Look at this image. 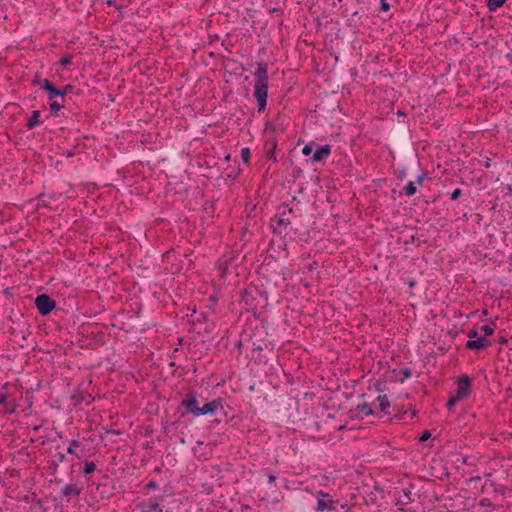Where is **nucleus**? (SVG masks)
<instances>
[{"label": "nucleus", "instance_id": "32", "mask_svg": "<svg viewBox=\"0 0 512 512\" xmlns=\"http://www.w3.org/2000/svg\"><path fill=\"white\" fill-rule=\"evenodd\" d=\"M71 60H72V57L71 56H66V57H63L61 60H60V64L62 66H67L71 63Z\"/></svg>", "mask_w": 512, "mask_h": 512}, {"label": "nucleus", "instance_id": "40", "mask_svg": "<svg viewBox=\"0 0 512 512\" xmlns=\"http://www.w3.org/2000/svg\"><path fill=\"white\" fill-rule=\"evenodd\" d=\"M425 175H426V172H423L422 174L418 175L416 177V183L422 184Z\"/></svg>", "mask_w": 512, "mask_h": 512}, {"label": "nucleus", "instance_id": "4", "mask_svg": "<svg viewBox=\"0 0 512 512\" xmlns=\"http://www.w3.org/2000/svg\"><path fill=\"white\" fill-rule=\"evenodd\" d=\"M472 381L466 374L461 375L457 381V389L455 391L456 398L465 399L471 392Z\"/></svg>", "mask_w": 512, "mask_h": 512}, {"label": "nucleus", "instance_id": "36", "mask_svg": "<svg viewBox=\"0 0 512 512\" xmlns=\"http://www.w3.org/2000/svg\"><path fill=\"white\" fill-rule=\"evenodd\" d=\"M105 433L113 434V435H120L122 432L120 430L109 428V429H105Z\"/></svg>", "mask_w": 512, "mask_h": 512}, {"label": "nucleus", "instance_id": "33", "mask_svg": "<svg viewBox=\"0 0 512 512\" xmlns=\"http://www.w3.org/2000/svg\"><path fill=\"white\" fill-rule=\"evenodd\" d=\"M460 195H461V189L457 188V189H455V190L451 193L450 198H451L452 200H457V199L460 197Z\"/></svg>", "mask_w": 512, "mask_h": 512}, {"label": "nucleus", "instance_id": "3", "mask_svg": "<svg viewBox=\"0 0 512 512\" xmlns=\"http://www.w3.org/2000/svg\"><path fill=\"white\" fill-rule=\"evenodd\" d=\"M318 497H321L322 499H318L317 502V510L319 511H336V505L338 504V501H335L332 499V497L324 492L323 490H319L316 492Z\"/></svg>", "mask_w": 512, "mask_h": 512}, {"label": "nucleus", "instance_id": "23", "mask_svg": "<svg viewBox=\"0 0 512 512\" xmlns=\"http://www.w3.org/2000/svg\"><path fill=\"white\" fill-rule=\"evenodd\" d=\"M412 501L411 492H404L403 496L398 499V505H407Z\"/></svg>", "mask_w": 512, "mask_h": 512}, {"label": "nucleus", "instance_id": "48", "mask_svg": "<svg viewBox=\"0 0 512 512\" xmlns=\"http://www.w3.org/2000/svg\"><path fill=\"white\" fill-rule=\"evenodd\" d=\"M289 213V214H293L294 213V209L291 207V208H286V213Z\"/></svg>", "mask_w": 512, "mask_h": 512}, {"label": "nucleus", "instance_id": "30", "mask_svg": "<svg viewBox=\"0 0 512 512\" xmlns=\"http://www.w3.org/2000/svg\"><path fill=\"white\" fill-rule=\"evenodd\" d=\"M431 437V433L429 430H425L421 436L419 437V442H425Z\"/></svg>", "mask_w": 512, "mask_h": 512}, {"label": "nucleus", "instance_id": "19", "mask_svg": "<svg viewBox=\"0 0 512 512\" xmlns=\"http://www.w3.org/2000/svg\"><path fill=\"white\" fill-rule=\"evenodd\" d=\"M416 190L415 182L413 181L408 182V184L403 188V191L407 196L414 195Z\"/></svg>", "mask_w": 512, "mask_h": 512}, {"label": "nucleus", "instance_id": "6", "mask_svg": "<svg viewBox=\"0 0 512 512\" xmlns=\"http://www.w3.org/2000/svg\"><path fill=\"white\" fill-rule=\"evenodd\" d=\"M218 409L223 410L221 398L215 399L209 403L204 404L203 407L200 408L199 416L205 414H214Z\"/></svg>", "mask_w": 512, "mask_h": 512}, {"label": "nucleus", "instance_id": "24", "mask_svg": "<svg viewBox=\"0 0 512 512\" xmlns=\"http://www.w3.org/2000/svg\"><path fill=\"white\" fill-rule=\"evenodd\" d=\"M460 400H462V399L461 398H456V394L451 395L450 398L448 399L447 403H446L447 408L449 410H451L455 406V404L458 401H460Z\"/></svg>", "mask_w": 512, "mask_h": 512}, {"label": "nucleus", "instance_id": "25", "mask_svg": "<svg viewBox=\"0 0 512 512\" xmlns=\"http://www.w3.org/2000/svg\"><path fill=\"white\" fill-rule=\"evenodd\" d=\"M480 330L484 333L482 337H485L486 339L494 332V329L490 325H483L481 326Z\"/></svg>", "mask_w": 512, "mask_h": 512}, {"label": "nucleus", "instance_id": "9", "mask_svg": "<svg viewBox=\"0 0 512 512\" xmlns=\"http://www.w3.org/2000/svg\"><path fill=\"white\" fill-rule=\"evenodd\" d=\"M42 89L47 91L49 100L59 98L60 88L55 87L49 80L45 79L42 84Z\"/></svg>", "mask_w": 512, "mask_h": 512}, {"label": "nucleus", "instance_id": "2", "mask_svg": "<svg viewBox=\"0 0 512 512\" xmlns=\"http://www.w3.org/2000/svg\"><path fill=\"white\" fill-rule=\"evenodd\" d=\"M35 305L39 313L46 316L55 308L56 302L49 295L41 294L36 297Z\"/></svg>", "mask_w": 512, "mask_h": 512}, {"label": "nucleus", "instance_id": "28", "mask_svg": "<svg viewBox=\"0 0 512 512\" xmlns=\"http://www.w3.org/2000/svg\"><path fill=\"white\" fill-rule=\"evenodd\" d=\"M400 373L402 374L403 378L401 379V382H403L405 379H408L411 377L412 373H411V370L409 368H404L400 371Z\"/></svg>", "mask_w": 512, "mask_h": 512}, {"label": "nucleus", "instance_id": "29", "mask_svg": "<svg viewBox=\"0 0 512 512\" xmlns=\"http://www.w3.org/2000/svg\"><path fill=\"white\" fill-rule=\"evenodd\" d=\"M241 157H242V160H249V157H250L249 148L245 147V148L241 149Z\"/></svg>", "mask_w": 512, "mask_h": 512}, {"label": "nucleus", "instance_id": "41", "mask_svg": "<svg viewBox=\"0 0 512 512\" xmlns=\"http://www.w3.org/2000/svg\"><path fill=\"white\" fill-rule=\"evenodd\" d=\"M196 321L197 322H203V321H207V317L205 314L201 313L197 318H196Z\"/></svg>", "mask_w": 512, "mask_h": 512}, {"label": "nucleus", "instance_id": "22", "mask_svg": "<svg viewBox=\"0 0 512 512\" xmlns=\"http://www.w3.org/2000/svg\"><path fill=\"white\" fill-rule=\"evenodd\" d=\"M96 469V465L93 461H85L84 462V469H83V473L84 474H90L92 472H94Z\"/></svg>", "mask_w": 512, "mask_h": 512}, {"label": "nucleus", "instance_id": "1", "mask_svg": "<svg viewBox=\"0 0 512 512\" xmlns=\"http://www.w3.org/2000/svg\"><path fill=\"white\" fill-rule=\"evenodd\" d=\"M255 88L254 97L258 102V112H264L267 102L268 92V69L265 63L258 64L257 70L254 72Z\"/></svg>", "mask_w": 512, "mask_h": 512}, {"label": "nucleus", "instance_id": "31", "mask_svg": "<svg viewBox=\"0 0 512 512\" xmlns=\"http://www.w3.org/2000/svg\"><path fill=\"white\" fill-rule=\"evenodd\" d=\"M468 337H469V340H474V339H477L479 336H478V331L476 329H472L468 332Z\"/></svg>", "mask_w": 512, "mask_h": 512}, {"label": "nucleus", "instance_id": "37", "mask_svg": "<svg viewBox=\"0 0 512 512\" xmlns=\"http://www.w3.org/2000/svg\"><path fill=\"white\" fill-rule=\"evenodd\" d=\"M44 80H41L40 76L36 75L33 79V84L39 85L42 88Z\"/></svg>", "mask_w": 512, "mask_h": 512}, {"label": "nucleus", "instance_id": "39", "mask_svg": "<svg viewBox=\"0 0 512 512\" xmlns=\"http://www.w3.org/2000/svg\"><path fill=\"white\" fill-rule=\"evenodd\" d=\"M67 93L65 92V90L63 88L60 89V94H59V98L62 102H65V97H66Z\"/></svg>", "mask_w": 512, "mask_h": 512}, {"label": "nucleus", "instance_id": "7", "mask_svg": "<svg viewBox=\"0 0 512 512\" xmlns=\"http://www.w3.org/2000/svg\"><path fill=\"white\" fill-rule=\"evenodd\" d=\"M489 345L490 341H488L485 337H478L474 340H468L465 346L470 350H483Z\"/></svg>", "mask_w": 512, "mask_h": 512}, {"label": "nucleus", "instance_id": "46", "mask_svg": "<svg viewBox=\"0 0 512 512\" xmlns=\"http://www.w3.org/2000/svg\"><path fill=\"white\" fill-rule=\"evenodd\" d=\"M235 346L239 349V351L241 352V348H242V341L241 340H238L235 344Z\"/></svg>", "mask_w": 512, "mask_h": 512}, {"label": "nucleus", "instance_id": "44", "mask_svg": "<svg viewBox=\"0 0 512 512\" xmlns=\"http://www.w3.org/2000/svg\"><path fill=\"white\" fill-rule=\"evenodd\" d=\"M276 479H277V478H276V476H275V475H273V474H270V475L268 476V481H269V483H273V482H275V481H276Z\"/></svg>", "mask_w": 512, "mask_h": 512}, {"label": "nucleus", "instance_id": "5", "mask_svg": "<svg viewBox=\"0 0 512 512\" xmlns=\"http://www.w3.org/2000/svg\"><path fill=\"white\" fill-rule=\"evenodd\" d=\"M180 406L185 409L186 413H191L194 416H199L200 407L198 406V401L194 393H187L184 399L181 401Z\"/></svg>", "mask_w": 512, "mask_h": 512}, {"label": "nucleus", "instance_id": "13", "mask_svg": "<svg viewBox=\"0 0 512 512\" xmlns=\"http://www.w3.org/2000/svg\"><path fill=\"white\" fill-rule=\"evenodd\" d=\"M288 205H283V211L282 213L275 216L276 222L279 226L282 225H288L291 223V219L289 217H286V208Z\"/></svg>", "mask_w": 512, "mask_h": 512}, {"label": "nucleus", "instance_id": "14", "mask_svg": "<svg viewBox=\"0 0 512 512\" xmlns=\"http://www.w3.org/2000/svg\"><path fill=\"white\" fill-rule=\"evenodd\" d=\"M276 144L274 142L267 143L265 146L266 156L269 158V160L274 159L276 160Z\"/></svg>", "mask_w": 512, "mask_h": 512}, {"label": "nucleus", "instance_id": "18", "mask_svg": "<svg viewBox=\"0 0 512 512\" xmlns=\"http://www.w3.org/2000/svg\"><path fill=\"white\" fill-rule=\"evenodd\" d=\"M506 0H488L487 6L490 11H496L497 8L501 7Z\"/></svg>", "mask_w": 512, "mask_h": 512}, {"label": "nucleus", "instance_id": "45", "mask_svg": "<svg viewBox=\"0 0 512 512\" xmlns=\"http://www.w3.org/2000/svg\"><path fill=\"white\" fill-rule=\"evenodd\" d=\"M63 89L65 90L66 93L72 91V86L71 85H66L63 87Z\"/></svg>", "mask_w": 512, "mask_h": 512}, {"label": "nucleus", "instance_id": "42", "mask_svg": "<svg viewBox=\"0 0 512 512\" xmlns=\"http://www.w3.org/2000/svg\"><path fill=\"white\" fill-rule=\"evenodd\" d=\"M340 508L342 509L343 512H351V508L347 504H342Z\"/></svg>", "mask_w": 512, "mask_h": 512}, {"label": "nucleus", "instance_id": "47", "mask_svg": "<svg viewBox=\"0 0 512 512\" xmlns=\"http://www.w3.org/2000/svg\"><path fill=\"white\" fill-rule=\"evenodd\" d=\"M506 189L508 190V193H509L510 195H512V185L508 184V185L506 186Z\"/></svg>", "mask_w": 512, "mask_h": 512}, {"label": "nucleus", "instance_id": "20", "mask_svg": "<svg viewBox=\"0 0 512 512\" xmlns=\"http://www.w3.org/2000/svg\"><path fill=\"white\" fill-rule=\"evenodd\" d=\"M50 101V108L52 111L57 112L61 108L64 107V102L58 99L49 100Z\"/></svg>", "mask_w": 512, "mask_h": 512}, {"label": "nucleus", "instance_id": "27", "mask_svg": "<svg viewBox=\"0 0 512 512\" xmlns=\"http://www.w3.org/2000/svg\"><path fill=\"white\" fill-rule=\"evenodd\" d=\"M313 151V144L310 143V144H307L305 145L303 148H302V154L305 155V156H308L312 153Z\"/></svg>", "mask_w": 512, "mask_h": 512}, {"label": "nucleus", "instance_id": "38", "mask_svg": "<svg viewBox=\"0 0 512 512\" xmlns=\"http://www.w3.org/2000/svg\"><path fill=\"white\" fill-rule=\"evenodd\" d=\"M7 403V394L0 391V404L6 405Z\"/></svg>", "mask_w": 512, "mask_h": 512}, {"label": "nucleus", "instance_id": "50", "mask_svg": "<svg viewBox=\"0 0 512 512\" xmlns=\"http://www.w3.org/2000/svg\"><path fill=\"white\" fill-rule=\"evenodd\" d=\"M107 4H108V5H110V6H111V5H114V1H113V0H108V1H107Z\"/></svg>", "mask_w": 512, "mask_h": 512}, {"label": "nucleus", "instance_id": "53", "mask_svg": "<svg viewBox=\"0 0 512 512\" xmlns=\"http://www.w3.org/2000/svg\"><path fill=\"white\" fill-rule=\"evenodd\" d=\"M487 512V511H486Z\"/></svg>", "mask_w": 512, "mask_h": 512}, {"label": "nucleus", "instance_id": "43", "mask_svg": "<svg viewBox=\"0 0 512 512\" xmlns=\"http://www.w3.org/2000/svg\"><path fill=\"white\" fill-rule=\"evenodd\" d=\"M381 4H382V10H388L389 9V4L386 2V0H382L381 1Z\"/></svg>", "mask_w": 512, "mask_h": 512}, {"label": "nucleus", "instance_id": "15", "mask_svg": "<svg viewBox=\"0 0 512 512\" xmlns=\"http://www.w3.org/2000/svg\"><path fill=\"white\" fill-rule=\"evenodd\" d=\"M357 410L366 415V416H369V415H373V410L371 408V405L366 403V402H363V403H360L358 406H357Z\"/></svg>", "mask_w": 512, "mask_h": 512}, {"label": "nucleus", "instance_id": "49", "mask_svg": "<svg viewBox=\"0 0 512 512\" xmlns=\"http://www.w3.org/2000/svg\"><path fill=\"white\" fill-rule=\"evenodd\" d=\"M507 58L509 59L510 63H512V53L507 54Z\"/></svg>", "mask_w": 512, "mask_h": 512}, {"label": "nucleus", "instance_id": "17", "mask_svg": "<svg viewBox=\"0 0 512 512\" xmlns=\"http://www.w3.org/2000/svg\"><path fill=\"white\" fill-rule=\"evenodd\" d=\"M148 508H149V510H147V512H162L163 511L162 506L159 504V502L157 500L150 501L148 504ZM143 512H146V511H143Z\"/></svg>", "mask_w": 512, "mask_h": 512}, {"label": "nucleus", "instance_id": "34", "mask_svg": "<svg viewBox=\"0 0 512 512\" xmlns=\"http://www.w3.org/2000/svg\"><path fill=\"white\" fill-rule=\"evenodd\" d=\"M479 504L483 507H486V506H492V502L490 501L489 498H483L480 500Z\"/></svg>", "mask_w": 512, "mask_h": 512}, {"label": "nucleus", "instance_id": "10", "mask_svg": "<svg viewBox=\"0 0 512 512\" xmlns=\"http://www.w3.org/2000/svg\"><path fill=\"white\" fill-rule=\"evenodd\" d=\"M330 152H331L330 145L318 146L316 148V150L314 151L311 160H322L324 158H327L330 155Z\"/></svg>", "mask_w": 512, "mask_h": 512}, {"label": "nucleus", "instance_id": "35", "mask_svg": "<svg viewBox=\"0 0 512 512\" xmlns=\"http://www.w3.org/2000/svg\"><path fill=\"white\" fill-rule=\"evenodd\" d=\"M145 488L146 489H155L157 488V483L155 480H150L146 485H145Z\"/></svg>", "mask_w": 512, "mask_h": 512}, {"label": "nucleus", "instance_id": "51", "mask_svg": "<svg viewBox=\"0 0 512 512\" xmlns=\"http://www.w3.org/2000/svg\"><path fill=\"white\" fill-rule=\"evenodd\" d=\"M224 160L229 161V160H230V155H229V154H228V155H226V156L224 157Z\"/></svg>", "mask_w": 512, "mask_h": 512}, {"label": "nucleus", "instance_id": "52", "mask_svg": "<svg viewBox=\"0 0 512 512\" xmlns=\"http://www.w3.org/2000/svg\"><path fill=\"white\" fill-rule=\"evenodd\" d=\"M39 428H40L39 426H35L34 430L37 431Z\"/></svg>", "mask_w": 512, "mask_h": 512}, {"label": "nucleus", "instance_id": "16", "mask_svg": "<svg viewBox=\"0 0 512 512\" xmlns=\"http://www.w3.org/2000/svg\"><path fill=\"white\" fill-rule=\"evenodd\" d=\"M377 400L379 401L380 410L386 412V409L390 406V402L386 395H379Z\"/></svg>", "mask_w": 512, "mask_h": 512}, {"label": "nucleus", "instance_id": "11", "mask_svg": "<svg viewBox=\"0 0 512 512\" xmlns=\"http://www.w3.org/2000/svg\"><path fill=\"white\" fill-rule=\"evenodd\" d=\"M39 118H40V111H38V110L33 111L31 116L29 117L27 123H26V127L29 130H31L34 127H36L39 124V122H40Z\"/></svg>", "mask_w": 512, "mask_h": 512}, {"label": "nucleus", "instance_id": "21", "mask_svg": "<svg viewBox=\"0 0 512 512\" xmlns=\"http://www.w3.org/2000/svg\"><path fill=\"white\" fill-rule=\"evenodd\" d=\"M80 445H81L80 441H78L76 439L71 440L70 445L67 448V453L70 455H76L75 448L79 447Z\"/></svg>", "mask_w": 512, "mask_h": 512}, {"label": "nucleus", "instance_id": "12", "mask_svg": "<svg viewBox=\"0 0 512 512\" xmlns=\"http://www.w3.org/2000/svg\"><path fill=\"white\" fill-rule=\"evenodd\" d=\"M66 456L64 453L62 452H58L54 455V460L50 463L49 465V469L52 471V472H55L59 466V463H62L64 462Z\"/></svg>", "mask_w": 512, "mask_h": 512}, {"label": "nucleus", "instance_id": "26", "mask_svg": "<svg viewBox=\"0 0 512 512\" xmlns=\"http://www.w3.org/2000/svg\"><path fill=\"white\" fill-rule=\"evenodd\" d=\"M407 171L408 169H397L394 173L398 179L402 180L407 176Z\"/></svg>", "mask_w": 512, "mask_h": 512}, {"label": "nucleus", "instance_id": "8", "mask_svg": "<svg viewBox=\"0 0 512 512\" xmlns=\"http://www.w3.org/2000/svg\"><path fill=\"white\" fill-rule=\"evenodd\" d=\"M61 493L68 500L71 498H78L81 494V488L76 484H68L62 489Z\"/></svg>", "mask_w": 512, "mask_h": 512}]
</instances>
